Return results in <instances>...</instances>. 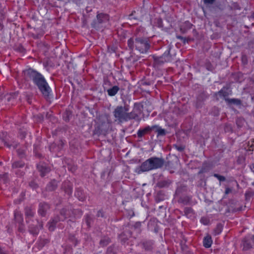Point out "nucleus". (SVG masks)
<instances>
[{"instance_id":"obj_1","label":"nucleus","mask_w":254,"mask_h":254,"mask_svg":"<svg viewBox=\"0 0 254 254\" xmlns=\"http://www.w3.org/2000/svg\"><path fill=\"white\" fill-rule=\"evenodd\" d=\"M24 74L32 80L46 99L50 97L52 90L44 76L32 68L24 71Z\"/></svg>"},{"instance_id":"obj_2","label":"nucleus","mask_w":254,"mask_h":254,"mask_svg":"<svg viewBox=\"0 0 254 254\" xmlns=\"http://www.w3.org/2000/svg\"><path fill=\"white\" fill-rule=\"evenodd\" d=\"M129 106H118L113 112L115 121L119 123L126 122L131 120H136L138 118L137 114L133 111L128 112Z\"/></svg>"},{"instance_id":"obj_3","label":"nucleus","mask_w":254,"mask_h":254,"mask_svg":"<svg viewBox=\"0 0 254 254\" xmlns=\"http://www.w3.org/2000/svg\"><path fill=\"white\" fill-rule=\"evenodd\" d=\"M26 217V222L28 224V231L33 236L38 234L40 229L43 226V222L38 219L33 220L32 218L34 216L35 211L31 206H26L24 209Z\"/></svg>"},{"instance_id":"obj_4","label":"nucleus","mask_w":254,"mask_h":254,"mask_svg":"<svg viewBox=\"0 0 254 254\" xmlns=\"http://www.w3.org/2000/svg\"><path fill=\"white\" fill-rule=\"evenodd\" d=\"M165 160L163 158L152 157L145 160L138 168H136V172L140 174L142 172L161 168L163 166Z\"/></svg>"},{"instance_id":"obj_5","label":"nucleus","mask_w":254,"mask_h":254,"mask_svg":"<svg viewBox=\"0 0 254 254\" xmlns=\"http://www.w3.org/2000/svg\"><path fill=\"white\" fill-rule=\"evenodd\" d=\"M139 31L140 29H139L136 32V35H138L139 36H141V34H139ZM135 49L140 53L143 54L146 53L148 51L150 48V45L146 38H143L136 36L135 38Z\"/></svg>"},{"instance_id":"obj_6","label":"nucleus","mask_w":254,"mask_h":254,"mask_svg":"<svg viewBox=\"0 0 254 254\" xmlns=\"http://www.w3.org/2000/svg\"><path fill=\"white\" fill-rule=\"evenodd\" d=\"M109 19V16L108 14L102 13H98L96 16V19L93 20L91 25L95 29H100L108 21Z\"/></svg>"},{"instance_id":"obj_7","label":"nucleus","mask_w":254,"mask_h":254,"mask_svg":"<svg viewBox=\"0 0 254 254\" xmlns=\"http://www.w3.org/2000/svg\"><path fill=\"white\" fill-rule=\"evenodd\" d=\"M170 49L169 48L162 56L158 57L155 56H153L154 63L153 65L155 67H158L162 65L166 62H169L171 61V57L170 55Z\"/></svg>"},{"instance_id":"obj_8","label":"nucleus","mask_w":254,"mask_h":254,"mask_svg":"<svg viewBox=\"0 0 254 254\" xmlns=\"http://www.w3.org/2000/svg\"><path fill=\"white\" fill-rule=\"evenodd\" d=\"M104 90H106L108 95L110 96H114L116 95L120 90V87L117 85L107 88V86L111 85V83L108 80H104Z\"/></svg>"},{"instance_id":"obj_9","label":"nucleus","mask_w":254,"mask_h":254,"mask_svg":"<svg viewBox=\"0 0 254 254\" xmlns=\"http://www.w3.org/2000/svg\"><path fill=\"white\" fill-rule=\"evenodd\" d=\"M49 205L46 202H41L39 204L38 213L42 216H45L47 212L49 209Z\"/></svg>"},{"instance_id":"obj_10","label":"nucleus","mask_w":254,"mask_h":254,"mask_svg":"<svg viewBox=\"0 0 254 254\" xmlns=\"http://www.w3.org/2000/svg\"><path fill=\"white\" fill-rule=\"evenodd\" d=\"M63 221V219L60 218V216H57L52 221H50L48 224V229L50 231H53L56 227L57 223L60 221Z\"/></svg>"},{"instance_id":"obj_11","label":"nucleus","mask_w":254,"mask_h":254,"mask_svg":"<svg viewBox=\"0 0 254 254\" xmlns=\"http://www.w3.org/2000/svg\"><path fill=\"white\" fill-rule=\"evenodd\" d=\"M37 168L42 177L44 176L47 173L50 171V168L47 167L46 164L44 163L38 164L37 165Z\"/></svg>"},{"instance_id":"obj_12","label":"nucleus","mask_w":254,"mask_h":254,"mask_svg":"<svg viewBox=\"0 0 254 254\" xmlns=\"http://www.w3.org/2000/svg\"><path fill=\"white\" fill-rule=\"evenodd\" d=\"M152 130H153V127L147 126L144 128L139 129L137 132V136L139 138H141L145 134L149 133Z\"/></svg>"},{"instance_id":"obj_13","label":"nucleus","mask_w":254,"mask_h":254,"mask_svg":"<svg viewBox=\"0 0 254 254\" xmlns=\"http://www.w3.org/2000/svg\"><path fill=\"white\" fill-rule=\"evenodd\" d=\"M62 188L68 195L72 193V188L71 184L69 182H65L63 183Z\"/></svg>"},{"instance_id":"obj_14","label":"nucleus","mask_w":254,"mask_h":254,"mask_svg":"<svg viewBox=\"0 0 254 254\" xmlns=\"http://www.w3.org/2000/svg\"><path fill=\"white\" fill-rule=\"evenodd\" d=\"M243 250L248 251L252 248V245L250 240L245 238L242 241Z\"/></svg>"},{"instance_id":"obj_15","label":"nucleus","mask_w":254,"mask_h":254,"mask_svg":"<svg viewBox=\"0 0 254 254\" xmlns=\"http://www.w3.org/2000/svg\"><path fill=\"white\" fill-rule=\"evenodd\" d=\"M171 183V181L168 179L160 180L156 184L157 186L160 188L168 187Z\"/></svg>"},{"instance_id":"obj_16","label":"nucleus","mask_w":254,"mask_h":254,"mask_svg":"<svg viewBox=\"0 0 254 254\" xmlns=\"http://www.w3.org/2000/svg\"><path fill=\"white\" fill-rule=\"evenodd\" d=\"M153 129H155V131L157 132V136H163L166 134V131L165 129L162 128L157 125L153 126Z\"/></svg>"},{"instance_id":"obj_17","label":"nucleus","mask_w":254,"mask_h":254,"mask_svg":"<svg viewBox=\"0 0 254 254\" xmlns=\"http://www.w3.org/2000/svg\"><path fill=\"white\" fill-rule=\"evenodd\" d=\"M58 186V182L53 180L50 182L46 187V190L48 191H53L55 190Z\"/></svg>"},{"instance_id":"obj_18","label":"nucleus","mask_w":254,"mask_h":254,"mask_svg":"<svg viewBox=\"0 0 254 254\" xmlns=\"http://www.w3.org/2000/svg\"><path fill=\"white\" fill-rule=\"evenodd\" d=\"M157 224V221L156 219L153 218L150 220V221L148 223V229L154 230L155 232H157L156 230V226Z\"/></svg>"},{"instance_id":"obj_19","label":"nucleus","mask_w":254,"mask_h":254,"mask_svg":"<svg viewBox=\"0 0 254 254\" xmlns=\"http://www.w3.org/2000/svg\"><path fill=\"white\" fill-rule=\"evenodd\" d=\"M225 101L229 104H234L237 106H240L242 105V101L241 100L239 99L236 98H225Z\"/></svg>"},{"instance_id":"obj_20","label":"nucleus","mask_w":254,"mask_h":254,"mask_svg":"<svg viewBox=\"0 0 254 254\" xmlns=\"http://www.w3.org/2000/svg\"><path fill=\"white\" fill-rule=\"evenodd\" d=\"M203 246L205 248H208L211 247L212 243L211 237L209 235H207L203 239Z\"/></svg>"},{"instance_id":"obj_21","label":"nucleus","mask_w":254,"mask_h":254,"mask_svg":"<svg viewBox=\"0 0 254 254\" xmlns=\"http://www.w3.org/2000/svg\"><path fill=\"white\" fill-rule=\"evenodd\" d=\"M14 219L16 222L22 224L23 219L22 214L18 211H15L14 212Z\"/></svg>"},{"instance_id":"obj_22","label":"nucleus","mask_w":254,"mask_h":254,"mask_svg":"<svg viewBox=\"0 0 254 254\" xmlns=\"http://www.w3.org/2000/svg\"><path fill=\"white\" fill-rule=\"evenodd\" d=\"M75 195L78 198L80 201H84L85 198V194L82 190L78 189L76 190Z\"/></svg>"},{"instance_id":"obj_23","label":"nucleus","mask_w":254,"mask_h":254,"mask_svg":"<svg viewBox=\"0 0 254 254\" xmlns=\"http://www.w3.org/2000/svg\"><path fill=\"white\" fill-rule=\"evenodd\" d=\"M192 26V24L189 21H186L185 22L184 25L181 28V31L183 33H185L188 30L191 29Z\"/></svg>"},{"instance_id":"obj_24","label":"nucleus","mask_w":254,"mask_h":254,"mask_svg":"<svg viewBox=\"0 0 254 254\" xmlns=\"http://www.w3.org/2000/svg\"><path fill=\"white\" fill-rule=\"evenodd\" d=\"M111 242L110 239L107 237H103L100 241V245L101 247H105Z\"/></svg>"},{"instance_id":"obj_25","label":"nucleus","mask_w":254,"mask_h":254,"mask_svg":"<svg viewBox=\"0 0 254 254\" xmlns=\"http://www.w3.org/2000/svg\"><path fill=\"white\" fill-rule=\"evenodd\" d=\"M69 213L70 212L68 210L64 208L61 211V216H60V218L61 219H63V221H64L67 216H69Z\"/></svg>"},{"instance_id":"obj_26","label":"nucleus","mask_w":254,"mask_h":254,"mask_svg":"<svg viewBox=\"0 0 254 254\" xmlns=\"http://www.w3.org/2000/svg\"><path fill=\"white\" fill-rule=\"evenodd\" d=\"M144 248L146 250H150L152 249L153 243L151 241H145L143 242Z\"/></svg>"},{"instance_id":"obj_27","label":"nucleus","mask_w":254,"mask_h":254,"mask_svg":"<svg viewBox=\"0 0 254 254\" xmlns=\"http://www.w3.org/2000/svg\"><path fill=\"white\" fill-rule=\"evenodd\" d=\"M17 96V93L14 92L10 94H7L4 96V100L9 102L14 99Z\"/></svg>"},{"instance_id":"obj_28","label":"nucleus","mask_w":254,"mask_h":254,"mask_svg":"<svg viewBox=\"0 0 254 254\" xmlns=\"http://www.w3.org/2000/svg\"><path fill=\"white\" fill-rule=\"evenodd\" d=\"M216 95L220 97H226L228 96V93L227 92L226 89L223 88L216 93Z\"/></svg>"},{"instance_id":"obj_29","label":"nucleus","mask_w":254,"mask_h":254,"mask_svg":"<svg viewBox=\"0 0 254 254\" xmlns=\"http://www.w3.org/2000/svg\"><path fill=\"white\" fill-rule=\"evenodd\" d=\"M25 163L21 161H15L12 164V168L13 169H17L18 168H22L24 167Z\"/></svg>"},{"instance_id":"obj_30","label":"nucleus","mask_w":254,"mask_h":254,"mask_svg":"<svg viewBox=\"0 0 254 254\" xmlns=\"http://www.w3.org/2000/svg\"><path fill=\"white\" fill-rule=\"evenodd\" d=\"M223 226L221 224L217 225L216 228L214 230V233L215 235H217L220 234L222 232Z\"/></svg>"},{"instance_id":"obj_31","label":"nucleus","mask_w":254,"mask_h":254,"mask_svg":"<svg viewBox=\"0 0 254 254\" xmlns=\"http://www.w3.org/2000/svg\"><path fill=\"white\" fill-rule=\"evenodd\" d=\"M131 234L130 231H128L126 233H123L120 235V238L121 239V240L125 242L126 240L127 239V237H130L131 236Z\"/></svg>"},{"instance_id":"obj_32","label":"nucleus","mask_w":254,"mask_h":254,"mask_svg":"<svg viewBox=\"0 0 254 254\" xmlns=\"http://www.w3.org/2000/svg\"><path fill=\"white\" fill-rule=\"evenodd\" d=\"M85 221L88 227L89 228L91 226V224L93 222V219L89 215H87L85 217Z\"/></svg>"},{"instance_id":"obj_33","label":"nucleus","mask_w":254,"mask_h":254,"mask_svg":"<svg viewBox=\"0 0 254 254\" xmlns=\"http://www.w3.org/2000/svg\"><path fill=\"white\" fill-rule=\"evenodd\" d=\"M190 198L188 196L180 198L178 201L180 203H182L184 204L187 205L190 202Z\"/></svg>"},{"instance_id":"obj_34","label":"nucleus","mask_w":254,"mask_h":254,"mask_svg":"<svg viewBox=\"0 0 254 254\" xmlns=\"http://www.w3.org/2000/svg\"><path fill=\"white\" fill-rule=\"evenodd\" d=\"M127 44L129 48L132 50L135 46V40L133 38H130L127 41Z\"/></svg>"},{"instance_id":"obj_35","label":"nucleus","mask_w":254,"mask_h":254,"mask_svg":"<svg viewBox=\"0 0 254 254\" xmlns=\"http://www.w3.org/2000/svg\"><path fill=\"white\" fill-rule=\"evenodd\" d=\"M117 252V249L114 246L109 247L107 251V254H116Z\"/></svg>"},{"instance_id":"obj_36","label":"nucleus","mask_w":254,"mask_h":254,"mask_svg":"<svg viewBox=\"0 0 254 254\" xmlns=\"http://www.w3.org/2000/svg\"><path fill=\"white\" fill-rule=\"evenodd\" d=\"M71 116V112L70 111H66L63 115V119L65 121L68 122L69 121Z\"/></svg>"},{"instance_id":"obj_37","label":"nucleus","mask_w":254,"mask_h":254,"mask_svg":"<svg viewBox=\"0 0 254 254\" xmlns=\"http://www.w3.org/2000/svg\"><path fill=\"white\" fill-rule=\"evenodd\" d=\"M48 243H49L48 239H41L39 241V247H43Z\"/></svg>"},{"instance_id":"obj_38","label":"nucleus","mask_w":254,"mask_h":254,"mask_svg":"<svg viewBox=\"0 0 254 254\" xmlns=\"http://www.w3.org/2000/svg\"><path fill=\"white\" fill-rule=\"evenodd\" d=\"M214 177L216 178L217 179H218L220 182H223V181H225L226 179H225V177L223 176H221L219 174H214Z\"/></svg>"},{"instance_id":"obj_39","label":"nucleus","mask_w":254,"mask_h":254,"mask_svg":"<svg viewBox=\"0 0 254 254\" xmlns=\"http://www.w3.org/2000/svg\"><path fill=\"white\" fill-rule=\"evenodd\" d=\"M192 209L190 207H186L184 209V212H185V214L187 215V216H188L189 214H190L192 213Z\"/></svg>"},{"instance_id":"obj_40","label":"nucleus","mask_w":254,"mask_h":254,"mask_svg":"<svg viewBox=\"0 0 254 254\" xmlns=\"http://www.w3.org/2000/svg\"><path fill=\"white\" fill-rule=\"evenodd\" d=\"M200 222L204 225H208L209 223V220L206 217H202Z\"/></svg>"},{"instance_id":"obj_41","label":"nucleus","mask_w":254,"mask_h":254,"mask_svg":"<svg viewBox=\"0 0 254 254\" xmlns=\"http://www.w3.org/2000/svg\"><path fill=\"white\" fill-rule=\"evenodd\" d=\"M29 185L32 189H36L38 187V185L34 181L29 182Z\"/></svg>"},{"instance_id":"obj_42","label":"nucleus","mask_w":254,"mask_h":254,"mask_svg":"<svg viewBox=\"0 0 254 254\" xmlns=\"http://www.w3.org/2000/svg\"><path fill=\"white\" fill-rule=\"evenodd\" d=\"M173 146L175 148H176L177 150H178L180 152L183 151L185 149V147L182 145L179 146V145L175 144V145H174Z\"/></svg>"},{"instance_id":"obj_43","label":"nucleus","mask_w":254,"mask_h":254,"mask_svg":"<svg viewBox=\"0 0 254 254\" xmlns=\"http://www.w3.org/2000/svg\"><path fill=\"white\" fill-rule=\"evenodd\" d=\"M18 156L20 157H23L24 155V150L21 149H18L17 150Z\"/></svg>"},{"instance_id":"obj_44","label":"nucleus","mask_w":254,"mask_h":254,"mask_svg":"<svg viewBox=\"0 0 254 254\" xmlns=\"http://www.w3.org/2000/svg\"><path fill=\"white\" fill-rule=\"evenodd\" d=\"M69 239L73 242V243L74 244V245L75 246L77 244V240H76L74 236L73 235H72V236H70L69 237Z\"/></svg>"},{"instance_id":"obj_45","label":"nucleus","mask_w":254,"mask_h":254,"mask_svg":"<svg viewBox=\"0 0 254 254\" xmlns=\"http://www.w3.org/2000/svg\"><path fill=\"white\" fill-rule=\"evenodd\" d=\"M215 0H203V2L205 4H212L214 3Z\"/></svg>"},{"instance_id":"obj_46","label":"nucleus","mask_w":254,"mask_h":254,"mask_svg":"<svg viewBox=\"0 0 254 254\" xmlns=\"http://www.w3.org/2000/svg\"><path fill=\"white\" fill-rule=\"evenodd\" d=\"M0 177L4 182H5L7 178V174L5 173L3 175H0Z\"/></svg>"},{"instance_id":"obj_47","label":"nucleus","mask_w":254,"mask_h":254,"mask_svg":"<svg viewBox=\"0 0 254 254\" xmlns=\"http://www.w3.org/2000/svg\"><path fill=\"white\" fill-rule=\"evenodd\" d=\"M97 216L98 217H104L103 212L101 210H99L97 212Z\"/></svg>"},{"instance_id":"obj_48","label":"nucleus","mask_w":254,"mask_h":254,"mask_svg":"<svg viewBox=\"0 0 254 254\" xmlns=\"http://www.w3.org/2000/svg\"><path fill=\"white\" fill-rule=\"evenodd\" d=\"M177 39L183 41L184 43L186 42V38H184L181 36H177Z\"/></svg>"},{"instance_id":"obj_49","label":"nucleus","mask_w":254,"mask_h":254,"mask_svg":"<svg viewBox=\"0 0 254 254\" xmlns=\"http://www.w3.org/2000/svg\"><path fill=\"white\" fill-rule=\"evenodd\" d=\"M140 226H141L140 222H138L135 223V224L134 225V227L135 228H140Z\"/></svg>"},{"instance_id":"obj_50","label":"nucleus","mask_w":254,"mask_h":254,"mask_svg":"<svg viewBox=\"0 0 254 254\" xmlns=\"http://www.w3.org/2000/svg\"><path fill=\"white\" fill-rule=\"evenodd\" d=\"M0 254H6V252L1 247H0Z\"/></svg>"},{"instance_id":"obj_51","label":"nucleus","mask_w":254,"mask_h":254,"mask_svg":"<svg viewBox=\"0 0 254 254\" xmlns=\"http://www.w3.org/2000/svg\"><path fill=\"white\" fill-rule=\"evenodd\" d=\"M231 191V189L229 188H227L225 190V193L226 194H227L229 193Z\"/></svg>"},{"instance_id":"obj_52","label":"nucleus","mask_w":254,"mask_h":254,"mask_svg":"<svg viewBox=\"0 0 254 254\" xmlns=\"http://www.w3.org/2000/svg\"><path fill=\"white\" fill-rule=\"evenodd\" d=\"M4 19V14L3 13L0 12V21H2Z\"/></svg>"},{"instance_id":"obj_53","label":"nucleus","mask_w":254,"mask_h":254,"mask_svg":"<svg viewBox=\"0 0 254 254\" xmlns=\"http://www.w3.org/2000/svg\"><path fill=\"white\" fill-rule=\"evenodd\" d=\"M133 12L131 14L129 15V19L132 20L133 19H136V18L134 17L133 16Z\"/></svg>"},{"instance_id":"obj_54","label":"nucleus","mask_w":254,"mask_h":254,"mask_svg":"<svg viewBox=\"0 0 254 254\" xmlns=\"http://www.w3.org/2000/svg\"><path fill=\"white\" fill-rule=\"evenodd\" d=\"M234 7L235 9H240V7H239V6L237 3H235L234 4Z\"/></svg>"},{"instance_id":"obj_55","label":"nucleus","mask_w":254,"mask_h":254,"mask_svg":"<svg viewBox=\"0 0 254 254\" xmlns=\"http://www.w3.org/2000/svg\"><path fill=\"white\" fill-rule=\"evenodd\" d=\"M251 169L252 171L253 172H254V163L251 165Z\"/></svg>"},{"instance_id":"obj_56","label":"nucleus","mask_w":254,"mask_h":254,"mask_svg":"<svg viewBox=\"0 0 254 254\" xmlns=\"http://www.w3.org/2000/svg\"><path fill=\"white\" fill-rule=\"evenodd\" d=\"M3 24L0 22V31H1L3 29Z\"/></svg>"},{"instance_id":"obj_57","label":"nucleus","mask_w":254,"mask_h":254,"mask_svg":"<svg viewBox=\"0 0 254 254\" xmlns=\"http://www.w3.org/2000/svg\"><path fill=\"white\" fill-rule=\"evenodd\" d=\"M74 211L75 212H78L80 215H81L82 214V212L79 210H74Z\"/></svg>"},{"instance_id":"obj_58","label":"nucleus","mask_w":254,"mask_h":254,"mask_svg":"<svg viewBox=\"0 0 254 254\" xmlns=\"http://www.w3.org/2000/svg\"><path fill=\"white\" fill-rule=\"evenodd\" d=\"M144 84H145V85H150V83L149 82H144L143 83Z\"/></svg>"},{"instance_id":"obj_59","label":"nucleus","mask_w":254,"mask_h":254,"mask_svg":"<svg viewBox=\"0 0 254 254\" xmlns=\"http://www.w3.org/2000/svg\"><path fill=\"white\" fill-rule=\"evenodd\" d=\"M252 240L253 241V242L254 243V235L252 236Z\"/></svg>"},{"instance_id":"obj_60","label":"nucleus","mask_w":254,"mask_h":254,"mask_svg":"<svg viewBox=\"0 0 254 254\" xmlns=\"http://www.w3.org/2000/svg\"><path fill=\"white\" fill-rule=\"evenodd\" d=\"M19 230L21 231L22 230V228L21 227H19Z\"/></svg>"},{"instance_id":"obj_61","label":"nucleus","mask_w":254,"mask_h":254,"mask_svg":"<svg viewBox=\"0 0 254 254\" xmlns=\"http://www.w3.org/2000/svg\"><path fill=\"white\" fill-rule=\"evenodd\" d=\"M214 109L217 110V111L218 112H219V111H218V108H217L214 107Z\"/></svg>"},{"instance_id":"obj_62","label":"nucleus","mask_w":254,"mask_h":254,"mask_svg":"<svg viewBox=\"0 0 254 254\" xmlns=\"http://www.w3.org/2000/svg\"><path fill=\"white\" fill-rule=\"evenodd\" d=\"M28 102L29 103L31 104V101L29 99H28Z\"/></svg>"},{"instance_id":"obj_63","label":"nucleus","mask_w":254,"mask_h":254,"mask_svg":"<svg viewBox=\"0 0 254 254\" xmlns=\"http://www.w3.org/2000/svg\"><path fill=\"white\" fill-rule=\"evenodd\" d=\"M75 168H74L73 169V170H72V171H75Z\"/></svg>"},{"instance_id":"obj_64","label":"nucleus","mask_w":254,"mask_h":254,"mask_svg":"<svg viewBox=\"0 0 254 254\" xmlns=\"http://www.w3.org/2000/svg\"><path fill=\"white\" fill-rule=\"evenodd\" d=\"M138 104L137 103H135L134 104V106H136Z\"/></svg>"}]
</instances>
